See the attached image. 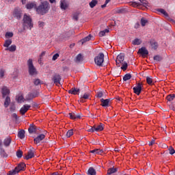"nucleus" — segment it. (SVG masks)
I'll use <instances>...</instances> for the list:
<instances>
[{"mask_svg":"<svg viewBox=\"0 0 175 175\" xmlns=\"http://www.w3.org/2000/svg\"><path fill=\"white\" fill-rule=\"evenodd\" d=\"M50 10V3L47 1H42L40 5L36 8V12L38 14L44 16Z\"/></svg>","mask_w":175,"mask_h":175,"instance_id":"obj_1","label":"nucleus"},{"mask_svg":"<svg viewBox=\"0 0 175 175\" xmlns=\"http://www.w3.org/2000/svg\"><path fill=\"white\" fill-rule=\"evenodd\" d=\"M23 29H21L19 32L22 33L24 32V31L26 29L31 30L32 28H33V23H32V18H31V16L25 14L23 16Z\"/></svg>","mask_w":175,"mask_h":175,"instance_id":"obj_2","label":"nucleus"},{"mask_svg":"<svg viewBox=\"0 0 175 175\" xmlns=\"http://www.w3.org/2000/svg\"><path fill=\"white\" fill-rule=\"evenodd\" d=\"M94 62L97 66H107L109 62H105V54L100 53L95 58Z\"/></svg>","mask_w":175,"mask_h":175,"instance_id":"obj_3","label":"nucleus"},{"mask_svg":"<svg viewBox=\"0 0 175 175\" xmlns=\"http://www.w3.org/2000/svg\"><path fill=\"white\" fill-rule=\"evenodd\" d=\"M26 167V164L24 163H21L18 164V166H16L14 170L12 171H10V173L8 175H15L17 174V173H19L21 171H25Z\"/></svg>","mask_w":175,"mask_h":175,"instance_id":"obj_4","label":"nucleus"},{"mask_svg":"<svg viewBox=\"0 0 175 175\" xmlns=\"http://www.w3.org/2000/svg\"><path fill=\"white\" fill-rule=\"evenodd\" d=\"M133 90L134 91V94L139 96L141 94V91H142V83H137L135 87L133 88Z\"/></svg>","mask_w":175,"mask_h":175,"instance_id":"obj_5","label":"nucleus"},{"mask_svg":"<svg viewBox=\"0 0 175 175\" xmlns=\"http://www.w3.org/2000/svg\"><path fill=\"white\" fill-rule=\"evenodd\" d=\"M52 81L55 85H58V84H60V81H62V77L59 74H54L52 77Z\"/></svg>","mask_w":175,"mask_h":175,"instance_id":"obj_6","label":"nucleus"},{"mask_svg":"<svg viewBox=\"0 0 175 175\" xmlns=\"http://www.w3.org/2000/svg\"><path fill=\"white\" fill-rule=\"evenodd\" d=\"M124 58H125V56L124 55V54L120 53V55H118L116 59V65H120V64H121L122 66V64L125 62H124Z\"/></svg>","mask_w":175,"mask_h":175,"instance_id":"obj_7","label":"nucleus"},{"mask_svg":"<svg viewBox=\"0 0 175 175\" xmlns=\"http://www.w3.org/2000/svg\"><path fill=\"white\" fill-rule=\"evenodd\" d=\"M38 130H39V129L37 127V126L34 125L33 124H29V134H36L38 132Z\"/></svg>","mask_w":175,"mask_h":175,"instance_id":"obj_8","label":"nucleus"},{"mask_svg":"<svg viewBox=\"0 0 175 175\" xmlns=\"http://www.w3.org/2000/svg\"><path fill=\"white\" fill-rule=\"evenodd\" d=\"M45 137H46V135L44 134H40V135H38L37 137L34 138V139H33L34 144H40V142L44 139H45Z\"/></svg>","mask_w":175,"mask_h":175,"instance_id":"obj_9","label":"nucleus"},{"mask_svg":"<svg viewBox=\"0 0 175 175\" xmlns=\"http://www.w3.org/2000/svg\"><path fill=\"white\" fill-rule=\"evenodd\" d=\"M38 96H39V93L38 92H34L33 93H29L26 96V100H32L35 98H37Z\"/></svg>","mask_w":175,"mask_h":175,"instance_id":"obj_10","label":"nucleus"},{"mask_svg":"<svg viewBox=\"0 0 175 175\" xmlns=\"http://www.w3.org/2000/svg\"><path fill=\"white\" fill-rule=\"evenodd\" d=\"M111 98H107V99L101 98L100 100V102H101V106H103V107H107L108 106H109V103H111Z\"/></svg>","mask_w":175,"mask_h":175,"instance_id":"obj_11","label":"nucleus"},{"mask_svg":"<svg viewBox=\"0 0 175 175\" xmlns=\"http://www.w3.org/2000/svg\"><path fill=\"white\" fill-rule=\"evenodd\" d=\"M21 16H22L21 10L18 8H16L14 10V17H15V18H17V20H20V18H21Z\"/></svg>","mask_w":175,"mask_h":175,"instance_id":"obj_12","label":"nucleus"},{"mask_svg":"<svg viewBox=\"0 0 175 175\" xmlns=\"http://www.w3.org/2000/svg\"><path fill=\"white\" fill-rule=\"evenodd\" d=\"M29 108H31V105H25L24 106L21 107L20 112L21 114L24 116L25 113L29 111Z\"/></svg>","mask_w":175,"mask_h":175,"instance_id":"obj_13","label":"nucleus"},{"mask_svg":"<svg viewBox=\"0 0 175 175\" xmlns=\"http://www.w3.org/2000/svg\"><path fill=\"white\" fill-rule=\"evenodd\" d=\"M139 54H142V57H146V55H148V50H147L146 47H142L138 51Z\"/></svg>","mask_w":175,"mask_h":175,"instance_id":"obj_14","label":"nucleus"},{"mask_svg":"<svg viewBox=\"0 0 175 175\" xmlns=\"http://www.w3.org/2000/svg\"><path fill=\"white\" fill-rule=\"evenodd\" d=\"M68 1H66V0H61L60 1V9H62V10H66V9H68Z\"/></svg>","mask_w":175,"mask_h":175,"instance_id":"obj_15","label":"nucleus"},{"mask_svg":"<svg viewBox=\"0 0 175 175\" xmlns=\"http://www.w3.org/2000/svg\"><path fill=\"white\" fill-rule=\"evenodd\" d=\"M79 93H80V89L78 88H72V89L68 90V94L72 95H79Z\"/></svg>","mask_w":175,"mask_h":175,"instance_id":"obj_16","label":"nucleus"},{"mask_svg":"<svg viewBox=\"0 0 175 175\" xmlns=\"http://www.w3.org/2000/svg\"><path fill=\"white\" fill-rule=\"evenodd\" d=\"M68 116H70V120H76L79 119L81 118L79 113H77L76 112L70 113H68Z\"/></svg>","mask_w":175,"mask_h":175,"instance_id":"obj_17","label":"nucleus"},{"mask_svg":"<svg viewBox=\"0 0 175 175\" xmlns=\"http://www.w3.org/2000/svg\"><path fill=\"white\" fill-rule=\"evenodd\" d=\"M1 94H3V98H5V96L9 95L10 90L8 88V87L4 86L3 88H1Z\"/></svg>","mask_w":175,"mask_h":175,"instance_id":"obj_18","label":"nucleus"},{"mask_svg":"<svg viewBox=\"0 0 175 175\" xmlns=\"http://www.w3.org/2000/svg\"><path fill=\"white\" fill-rule=\"evenodd\" d=\"M29 74L31 76H36L38 74L37 70L33 66L29 67Z\"/></svg>","mask_w":175,"mask_h":175,"instance_id":"obj_19","label":"nucleus"},{"mask_svg":"<svg viewBox=\"0 0 175 175\" xmlns=\"http://www.w3.org/2000/svg\"><path fill=\"white\" fill-rule=\"evenodd\" d=\"M34 157V153H33V151L32 150H29L28 153H27V155L25 156V160H29L30 159H32Z\"/></svg>","mask_w":175,"mask_h":175,"instance_id":"obj_20","label":"nucleus"},{"mask_svg":"<svg viewBox=\"0 0 175 175\" xmlns=\"http://www.w3.org/2000/svg\"><path fill=\"white\" fill-rule=\"evenodd\" d=\"M118 172V168L116 167H111L107 170V175H111Z\"/></svg>","mask_w":175,"mask_h":175,"instance_id":"obj_21","label":"nucleus"},{"mask_svg":"<svg viewBox=\"0 0 175 175\" xmlns=\"http://www.w3.org/2000/svg\"><path fill=\"white\" fill-rule=\"evenodd\" d=\"M92 128L94 129L95 131H96V132L103 131V124L100 123V124H98V126H94Z\"/></svg>","mask_w":175,"mask_h":175,"instance_id":"obj_22","label":"nucleus"},{"mask_svg":"<svg viewBox=\"0 0 175 175\" xmlns=\"http://www.w3.org/2000/svg\"><path fill=\"white\" fill-rule=\"evenodd\" d=\"M33 8L35 9H36V3L35 2L33 3H29L26 5V8L28 9V10H31V9H33Z\"/></svg>","mask_w":175,"mask_h":175,"instance_id":"obj_23","label":"nucleus"},{"mask_svg":"<svg viewBox=\"0 0 175 175\" xmlns=\"http://www.w3.org/2000/svg\"><path fill=\"white\" fill-rule=\"evenodd\" d=\"M17 49V46L14 44L11 45L10 47L6 48L5 50V51H10L11 53H13L14 51H16V50Z\"/></svg>","mask_w":175,"mask_h":175,"instance_id":"obj_24","label":"nucleus"},{"mask_svg":"<svg viewBox=\"0 0 175 175\" xmlns=\"http://www.w3.org/2000/svg\"><path fill=\"white\" fill-rule=\"evenodd\" d=\"M83 55H81V53H79L76 57L75 62H77V64L80 62H83Z\"/></svg>","mask_w":175,"mask_h":175,"instance_id":"obj_25","label":"nucleus"},{"mask_svg":"<svg viewBox=\"0 0 175 175\" xmlns=\"http://www.w3.org/2000/svg\"><path fill=\"white\" fill-rule=\"evenodd\" d=\"M90 153L93 154H102L103 153V150H100V149H94L93 150H90Z\"/></svg>","mask_w":175,"mask_h":175,"instance_id":"obj_26","label":"nucleus"},{"mask_svg":"<svg viewBox=\"0 0 175 175\" xmlns=\"http://www.w3.org/2000/svg\"><path fill=\"white\" fill-rule=\"evenodd\" d=\"M18 137L21 138V139H24L25 138V131L21 130L18 132Z\"/></svg>","mask_w":175,"mask_h":175,"instance_id":"obj_27","label":"nucleus"},{"mask_svg":"<svg viewBox=\"0 0 175 175\" xmlns=\"http://www.w3.org/2000/svg\"><path fill=\"white\" fill-rule=\"evenodd\" d=\"M92 38V35L90 34L89 36H88L87 37L83 38L81 42L82 43V44H84V43H85V42H90V40H91V38Z\"/></svg>","mask_w":175,"mask_h":175,"instance_id":"obj_28","label":"nucleus"},{"mask_svg":"<svg viewBox=\"0 0 175 175\" xmlns=\"http://www.w3.org/2000/svg\"><path fill=\"white\" fill-rule=\"evenodd\" d=\"M10 103H11V99L10 98L9 96H7L6 98H5L4 107L5 108L9 107Z\"/></svg>","mask_w":175,"mask_h":175,"instance_id":"obj_29","label":"nucleus"},{"mask_svg":"<svg viewBox=\"0 0 175 175\" xmlns=\"http://www.w3.org/2000/svg\"><path fill=\"white\" fill-rule=\"evenodd\" d=\"M87 174L88 175H96V172L95 171L94 168L90 167V169H88V171H87Z\"/></svg>","mask_w":175,"mask_h":175,"instance_id":"obj_30","label":"nucleus"},{"mask_svg":"<svg viewBox=\"0 0 175 175\" xmlns=\"http://www.w3.org/2000/svg\"><path fill=\"white\" fill-rule=\"evenodd\" d=\"M131 65H136V62L132 60L131 62H129L128 63H126V62L122 63V66H131Z\"/></svg>","mask_w":175,"mask_h":175,"instance_id":"obj_31","label":"nucleus"},{"mask_svg":"<svg viewBox=\"0 0 175 175\" xmlns=\"http://www.w3.org/2000/svg\"><path fill=\"white\" fill-rule=\"evenodd\" d=\"M10 144H11V139L10 137H7L4 139V146L5 147H9Z\"/></svg>","mask_w":175,"mask_h":175,"instance_id":"obj_32","label":"nucleus"},{"mask_svg":"<svg viewBox=\"0 0 175 175\" xmlns=\"http://www.w3.org/2000/svg\"><path fill=\"white\" fill-rule=\"evenodd\" d=\"M133 44L134 46H139V44H142V40L139 38H135L134 40H133Z\"/></svg>","mask_w":175,"mask_h":175,"instance_id":"obj_33","label":"nucleus"},{"mask_svg":"<svg viewBox=\"0 0 175 175\" xmlns=\"http://www.w3.org/2000/svg\"><path fill=\"white\" fill-rule=\"evenodd\" d=\"M150 46H152V49H154V50H157L158 49V43L154 41H150Z\"/></svg>","mask_w":175,"mask_h":175,"instance_id":"obj_34","label":"nucleus"},{"mask_svg":"<svg viewBox=\"0 0 175 175\" xmlns=\"http://www.w3.org/2000/svg\"><path fill=\"white\" fill-rule=\"evenodd\" d=\"M90 7L93 9V8H95V6H96V5H98V1L96 0H92L90 3Z\"/></svg>","mask_w":175,"mask_h":175,"instance_id":"obj_35","label":"nucleus"},{"mask_svg":"<svg viewBox=\"0 0 175 175\" xmlns=\"http://www.w3.org/2000/svg\"><path fill=\"white\" fill-rule=\"evenodd\" d=\"M132 79V75L131 74H126L124 77H123V81H127Z\"/></svg>","mask_w":175,"mask_h":175,"instance_id":"obj_36","label":"nucleus"},{"mask_svg":"<svg viewBox=\"0 0 175 175\" xmlns=\"http://www.w3.org/2000/svg\"><path fill=\"white\" fill-rule=\"evenodd\" d=\"M109 30L108 29H105L103 31H101L99 32V36L102 37V36H105V35H106V33H109Z\"/></svg>","mask_w":175,"mask_h":175,"instance_id":"obj_37","label":"nucleus"},{"mask_svg":"<svg viewBox=\"0 0 175 175\" xmlns=\"http://www.w3.org/2000/svg\"><path fill=\"white\" fill-rule=\"evenodd\" d=\"M10 44H12V40H6L3 44V46L8 49Z\"/></svg>","mask_w":175,"mask_h":175,"instance_id":"obj_38","label":"nucleus"},{"mask_svg":"<svg viewBox=\"0 0 175 175\" xmlns=\"http://www.w3.org/2000/svg\"><path fill=\"white\" fill-rule=\"evenodd\" d=\"M130 5L133 6V8H137V6H140V2L139 1H131L130 2Z\"/></svg>","mask_w":175,"mask_h":175,"instance_id":"obj_39","label":"nucleus"},{"mask_svg":"<svg viewBox=\"0 0 175 175\" xmlns=\"http://www.w3.org/2000/svg\"><path fill=\"white\" fill-rule=\"evenodd\" d=\"M0 156L3 157V158L8 157V154L5 152L4 149L0 148Z\"/></svg>","mask_w":175,"mask_h":175,"instance_id":"obj_40","label":"nucleus"},{"mask_svg":"<svg viewBox=\"0 0 175 175\" xmlns=\"http://www.w3.org/2000/svg\"><path fill=\"white\" fill-rule=\"evenodd\" d=\"M157 12H159V13H161V14H163L164 16H165V17H167L169 16L167 12H166V11H165L164 9H162V8L158 9Z\"/></svg>","mask_w":175,"mask_h":175,"instance_id":"obj_41","label":"nucleus"},{"mask_svg":"<svg viewBox=\"0 0 175 175\" xmlns=\"http://www.w3.org/2000/svg\"><path fill=\"white\" fill-rule=\"evenodd\" d=\"M175 98V94H169L167 96V100L172 102Z\"/></svg>","mask_w":175,"mask_h":175,"instance_id":"obj_42","label":"nucleus"},{"mask_svg":"<svg viewBox=\"0 0 175 175\" xmlns=\"http://www.w3.org/2000/svg\"><path fill=\"white\" fill-rule=\"evenodd\" d=\"M140 5H143V6H144L145 8H147V6H148V2H147V1L146 0H139Z\"/></svg>","mask_w":175,"mask_h":175,"instance_id":"obj_43","label":"nucleus"},{"mask_svg":"<svg viewBox=\"0 0 175 175\" xmlns=\"http://www.w3.org/2000/svg\"><path fill=\"white\" fill-rule=\"evenodd\" d=\"M16 102L18 103H24V97L23 96H19L16 98Z\"/></svg>","mask_w":175,"mask_h":175,"instance_id":"obj_44","label":"nucleus"},{"mask_svg":"<svg viewBox=\"0 0 175 175\" xmlns=\"http://www.w3.org/2000/svg\"><path fill=\"white\" fill-rule=\"evenodd\" d=\"M147 23H148V21H147L146 18H142L141 19V25L142 27H146V24H147Z\"/></svg>","mask_w":175,"mask_h":175,"instance_id":"obj_45","label":"nucleus"},{"mask_svg":"<svg viewBox=\"0 0 175 175\" xmlns=\"http://www.w3.org/2000/svg\"><path fill=\"white\" fill-rule=\"evenodd\" d=\"M147 84L149 85H152V78L151 77H147L146 78Z\"/></svg>","mask_w":175,"mask_h":175,"instance_id":"obj_46","label":"nucleus"},{"mask_svg":"<svg viewBox=\"0 0 175 175\" xmlns=\"http://www.w3.org/2000/svg\"><path fill=\"white\" fill-rule=\"evenodd\" d=\"M73 135V129L68 130L66 133V137H70V136Z\"/></svg>","mask_w":175,"mask_h":175,"instance_id":"obj_47","label":"nucleus"},{"mask_svg":"<svg viewBox=\"0 0 175 175\" xmlns=\"http://www.w3.org/2000/svg\"><path fill=\"white\" fill-rule=\"evenodd\" d=\"M72 70L74 72H83V69H81V67H74L73 68H72Z\"/></svg>","mask_w":175,"mask_h":175,"instance_id":"obj_48","label":"nucleus"},{"mask_svg":"<svg viewBox=\"0 0 175 175\" xmlns=\"http://www.w3.org/2000/svg\"><path fill=\"white\" fill-rule=\"evenodd\" d=\"M23 157V151L21 150L16 151V157L21 159Z\"/></svg>","mask_w":175,"mask_h":175,"instance_id":"obj_49","label":"nucleus"},{"mask_svg":"<svg viewBox=\"0 0 175 175\" xmlns=\"http://www.w3.org/2000/svg\"><path fill=\"white\" fill-rule=\"evenodd\" d=\"M168 151H169V154H170L171 155H173L174 154H175V150L172 146L169 147Z\"/></svg>","mask_w":175,"mask_h":175,"instance_id":"obj_50","label":"nucleus"},{"mask_svg":"<svg viewBox=\"0 0 175 175\" xmlns=\"http://www.w3.org/2000/svg\"><path fill=\"white\" fill-rule=\"evenodd\" d=\"M5 76V70L0 69V79H3Z\"/></svg>","mask_w":175,"mask_h":175,"instance_id":"obj_51","label":"nucleus"},{"mask_svg":"<svg viewBox=\"0 0 175 175\" xmlns=\"http://www.w3.org/2000/svg\"><path fill=\"white\" fill-rule=\"evenodd\" d=\"M5 38H13V32H6Z\"/></svg>","mask_w":175,"mask_h":175,"instance_id":"obj_52","label":"nucleus"},{"mask_svg":"<svg viewBox=\"0 0 175 175\" xmlns=\"http://www.w3.org/2000/svg\"><path fill=\"white\" fill-rule=\"evenodd\" d=\"M10 111H11V112L16 111V105H14V104L11 105L10 107Z\"/></svg>","mask_w":175,"mask_h":175,"instance_id":"obj_53","label":"nucleus"},{"mask_svg":"<svg viewBox=\"0 0 175 175\" xmlns=\"http://www.w3.org/2000/svg\"><path fill=\"white\" fill-rule=\"evenodd\" d=\"M27 66H33V63L32 62V59H29L27 61Z\"/></svg>","mask_w":175,"mask_h":175,"instance_id":"obj_54","label":"nucleus"},{"mask_svg":"<svg viewBox=\"0 0 175 175\" xmlns=\"http://www.w3.org/2000/svg\"><path fill=\"white\" fill-rule=\"evenodd\" d=\"M103 96V92H98V93H96V97H98V98H101Z\"/></svg>","mask_w":175,"mask_h":175,"instance_id":"obj_55","label":"nucleus"},{"mask_svg":"<svg viewBox=\"0 0 175 175\" xmlns=\"http://www.w3.org/2000/svg\"><path fill=\"white\" fill-rule=\"evenodd\" d=\"M58 57H59V54L55 53L52 57V61H55V59H57Z\"/></svg>","mask_w":175,"mask_h":175,"instance_id":"obj_56","label":"nucleus"},{"mask_svg":"<svg viewBox=\"0 0 175 175\" xmlns=\"http://www.w3.org/2000/svg\"><path fill=\"white\" fill-rule=\"evenodd\" d=\"M90 98V94H85L83 96H81V99H88Z\"/></svg>","mask_w":175,"mask_h":175,"instance_id":"obj_57","label":"nucleus"},{"mask_svg":"<svg viewBox=\"0 0 175 175\" xmlns=\"http://www.w3.org/2000/svg\"><path fill=\"white\" fill-rule=\"evenodd\" d=\"M154 61H161L162 59V57L159 55H156L154 57Z\"/></svg>","mask_w":175,"mask_h":175,"instance_id":"obj_58","label":"nucleus"},{"mask_svg":"<svg viewBox=\"0 0 175 175\" xmlns=\"http://www.w3.org/2000/svg\"><path fill=\"white\" fill-rule=\"evenodd\" d=\"M39 84H40V80L39 79H36V81H34V85H39Z\"/></svg>","mask_w":175,"mask_h":175,"instance_id":"obj_59","label":"nucleus"},{"mask_svg":"<svg viewBox=\"0 0 175 175\" xmlns=\"http://www.w3.org/2000/svg\"><path fill=\"white\" fill-rule=\"evenodd\" d=\"M88 132H90V133H94V132H96L95 131V129H94L93 127H90V129L87 130Z\"/></svg>","mask_w":175,"mask_h":175,"instance_id":"obj_60","label":"nucleus"},{"mask_svg":"<svg viewBox=\"0 0 175 175\" xmlns=\"http://www.w3.org/2000/svg\"><path fill=\"white\" fill-rule=\"evenodd\" d=\"M125 12V9L124 8H120L119 10H117V13H124Z\"/></svg>","mask_w":175,"mask_h":175,"instance_id":"obj_61","label":"nucleus"},{"mask_svg":"<svg viewBox=\"0 0 175 175\" xmlns=\"http://www.w3.org/2000/svg\"><path fill=\"white\" fill-rule=\"evenodd\" d=\"M44 26V22H40V21L38 22V27H40V28Z\"/></svg>","mask_w":175,"mask_h":175,"instance_id":"obj_62","label":"nucleus"},{"mask_svg":"<svg viewBox=\"0 0 175 175\" xmlns=\"http://www.w3.org/2000/svg\"><path fill=\"white\" fill-rule=\"evenodd\" d=\"M154 144H155V141L152 139V141H150V142H149V146H152Z\"/></svg>","mask_w":175,"mask_h":175,"instance_id":"obj_63","label":"nucleus"},{"mask_svg":"<svg viewBox=\"0 0 175 175\" xmlns=\"http://www.w3.org/2000/svg\"><path fill=\"white\" fill-rule=\"evenodd\" d=\"M12 118L16 119V120H18V116H17V113H13L12 114Z\"/></svg>","mask_w":175,"mask_h":175,"instance_id":"obj_64","label":"nucleus"}]
</instances>
